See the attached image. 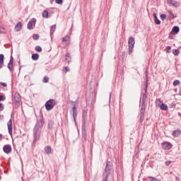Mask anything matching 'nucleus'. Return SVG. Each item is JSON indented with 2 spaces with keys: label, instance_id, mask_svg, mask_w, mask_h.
<instances>
[{
  "label": "nucleus",
  "instance_id": "1",
  "mask_svg": "<svg viewBox=\"0 0 181 181\" xmlns=\"http://www.w3.org/2000/svg\"><path fill=\"white\" fill-rule=\"evenodd\" d=\"M42 127H43V122L41 121L40 126L36 124L34 127V129H33L34 144H36V142H37V141L40 139V132H41L40 128H42Z\"/></svg>",
  "mask_w": 181,
  "mask_h": 181
},
{
  "label": "nucleus",
  "instance_id": "2",
  "mask_svg": "<svg viewBox=\"0 0 181 181\" xmlns=\"http://www.w3.org/2000/svg\"><path fill=\"white\" fill-rule=\"evenodd\" d=\"M112 165L111 164L110 161H107L106 166L105 169V181H110V175H111V167Z\"/></svg>",
  "mask_w": 181,
  "mask_h": 181
},
{
  "label": "nucleus",
  "instance_id": "3",
  "mask_svg": "<svg viewBox=\"0 0 181 181\" xmlns=\"http://www.w3.org/2000/svg\"><path fill=\"white\" fill-rule=\"evenodd\" d=\"M56 104H57V103L54 99H50L47 101L45 103V108L47 111H52V110L54 108V105H56Z\"/></svg>",
  "mask_w": 181,
  "mask_h": 181
},
{
  "label": "nucleus",
  "instance_id": "4",
  "mask_svg": "<svg viewBox=\"0 0 181 181\" xmlns=\"http://www.w3.org/2000/svg\"><path fill=\"white\" fill-rule=\"evenodd\" d=\"M129 45V54H132V52L134 51V47L135 46V39L131 37L128 40Z\"/></svg>",
  "mask_w": 181,
  "mask_h": 181
},
{
  "label": "nucleus",
  "instance_id": "5",
  "mask_svg": "<svg viewBox=\"0 0 181 181\" xmlns=\"http://www.w3.org/2000/svg\"><path fill=\"white\" fill-rule=\"evenodd\" d=\"M77 105V102H72V115L74 118V121H76V118H77V107L76 105Z\"/></svg>",
  "mask_w": 181,
  "mask_h": 181
},
{
  "label": "nucleus",
  "instance_id": "6",
  "mask_svg": "<svg viewBox=\"0 0 181 181\" xmlns=\"http://www.w3.org/2000/svg\"><path fill=\"white\" fill-rule=\"evenodd\" d=\"M35 25H36V20L35 18H33L28 22L27 28L28 29H29V30H32V29L35 28Z\"/></svg>",
  "mask_w": 181,
  "mask_h": 181
},
{
  "label": "nucleus",
  "instance_id": "7",
  "mask_svg": "<svg viewBox=\"0 0 181 181\" xmlns=\"http://www.w3.org/2000/svg\"><path fill=\"white\" fill-rule=\"evenodd\" d=\"M62 45H64V46H69L70 45V36L66 35L62 38Z\"/></svg>",
  "mask_w": 181,
  "mask_h": 181
},
{
  "label": "nucleus",
  "instance_id": "8",
  "mask_svg": "<svg viewBox=\"0 0 181 181\" xmlns=\"http://www.w3.org/2000/svg\"><path fill=\"white\" fill-rule=\"evenodd\" d=\"M7 127H8V134L10 135H12V129L13 128V124H12V119H10L8 122H7Z\"/></svg>",
  "mask_w": 181,
  "mask_h": 181
},
{
  "label": "nucleus",
  "instance_id": "9",
  "mask_svg": "<svg viewBox=\"0 0 181 181\" xmlns=\"http://www.w3.org/2000/svg\"><path fill=\"white\" fill-rule=\"evenodd\" d=\"M3 151L5 153H11L12 147L10 145H5L3 148Z\"/></svg>",
  "mask_w": 181,
  "mask_h": 181
},
{
  "label": "nucleus",
  "instance_id": "10",
  "mask_svg": "<svg viewBox=\"0 0 181 181\" xmlns=\"http://www.w3.org/2000/svg\"><path fill=\"white\" fill-rule=\"evenodd\" d=\"M87 110H83L82 113V118H83V124L86 125V122L87 121Z\"/></svg>",
  "mask_w": 181,
  "mask_h": 181
},
{
  "label": "nucleus",
  "instance_id": "11",
  "mask_svg": "<svg viewBox=\"0 0 181 181\" xmlns=\"http://www.w3.org/2000/svg\"><path fill=\"white\" fill-rule=\"evenodd\" d=\"M162 146L163 149H165V151H169L172 146H170V143L169 142H165L162 144Z\"/></svg>",
  "mask_w": 181,
  "mask_h": 181
},
{
  "label": "nucleus",
  "instance_id": "12",
  "mask_svg": "<svg viewBox=\"0 0 181 181\" xmlns=\"http://www.w3.org/2000/svg\"><path fill=\"white\" fill-rule=\"evenodd\" d=\"M15 30L16 32H20L22 30V23L18 22L15 26Z\"/></svg>",
  "mask_w": 181,
  "mask_h": 181
},
{
  "label": "nucleus",
  "instance_id": "13",
  "mask_svg": "<svg viewBox=\"0 0 181 181\" xmlns=\"http://www.w3.org/2000/svg\"><path fill=\"white\" fill-rule=\"evenodd\" d=\"M168 4H170V5H173V6H178L179 4H177V1L175 0H167Z\"/></svg>",
  "mask_w": 181,
  "mask_h": 181
},
{
  "label": "nucleus",
  "instance_id": "14",
  "mask_svg": "<svg viewBox=\"0 0 181 181\" xmlns=\"http://www.w3.org/2000/svg\"><path fill=\"white\" fill-rule=\"evenodd\" d=\"M45 151L47 155H50V153H52V147H50V146H45Z\"/></svg>",
  "mask_w": 181,
  "mask_h": 181
},
{
  "label": "nucleus",
  "instance_id": "15",
  "mask_svg": "<svg viewBox=\"0 0 181 181\" xmlns=\"http://www.w3.org/2000/svg\"><path fill=\"white\" fill-rule=\"evenodd\" d=\"M180 134H181L180 130H175L173 133V135L175 138H177V136H179Z\"/></svg>",
  "mask_w": 181,
  "mask_h": 181
},
{
  "label": "nucleus",
  "instance_id": "16",
  "mask_svg": "<svg viewBox=\"0 0 181 181\" xmlns=\"http://www.w3.org/2000/svg\"><path fill=\"white\" fill-rule=\"evenodd\" d=\"M65 61H66L68 64H70V62H71V57H70V54L67 53V54H66Z\"/></svg>",
  "mask_w": 181,
  "mask_h": 181
},
{
  "label": "nucleus",
  "instance_id": "17",
  "mask_svg": "<svg viewBox=\"0 0 181 181\" xmlns=\"http://www.w3.org/2000/svg\"><path fill=\"white\" fill-rule=\"evenodd\" d=\"M56 31V24L53 25L52 26L50 27V35H53L54 32Z\"/></svg>",
  "mask_w": 181,
  "mask_h": 181
},
{
  "label": "nucleus",
  "instance_id": "18",
  "mask_svg": "<svg viewBox=\"0 0 181 181\" xmlns=\"http://www.w3.org/2000/svg\"><path fill=\"white\" fill-rule=\"evenodd\" d=\"M0 33H6V30H5V27L4 25L0 23Z\"/></svg>",
  "mask_w": 181,
  "mask_h": 181
},
{
  "label": "nucleus",
  "instance_id": "19",
  "mask_svg": "<svg viewBox=\"0 0 181 181\" xmlns=\"http://www.w3.org/2000/svg\"><path fill=\"white\" fill-rule=\"evenodd\" d=\"M14 100H16V101L17 103H20V101H21V95H19V94H16V95H14Z\"/></svg>",
  "mask_w": 181,
  "mask_h": 181
},
{
  "label": "nucleus",
  "instance_id": "20",
  "mask_svg": "<svg viewBox=\"0 0 181 181\" xmlns=\"http://www.w3.org/2000/svg\"><path fill=\"white\" fill-rule=\"evenodd\" d=\"M160 108L161 110H163L164 111H167L168 110V105H165V103H162L161 105L160 106Z\"/></svg>",
  "mask_w": 181,
  "mask_h": 181
},
{
  "label": "nucleus",
  "instance_id": "21",
  "mask_svg": "<svg viewBox=\"0 0 181 181\" xmlns=\"http://www.w3.org/2000/svg\"><path fill=\"white\" fill-rule=\"evenodd\" d=\"M42 18H49V12L47 11H44L42 12Z\"/></svg>",
  "mask_w": 181,
  "mask_h": 181
},
{
  "label": "nucleus",
  "instance_id": "22",
  "mask_svg": "<svg viewBox=\"0 0 181 181\" xmlns=\"http://www.w3.org/2000/svg\"><path fill=\"white\" fill-rule=\"evenodd\" d=\"M180 30V28L178 26H175L173 28V32H175V33H179Z\"/></svg>",
  "mask_w": 181,
  "mask_h": 181
},
{
  "label": "nucleus",
  "instance_id": "23",
  "mask_svg": "<svg viewBox=\"0 0 181 181\" xmlns=\"http://www.w3.org/2000/svg\"><path fill=\"white\" fill-rule=\"evenodd\" d=\"M33 60H39V54H33L32 55Z\"/></svg>",
  "mask_w": 181,
  "mask_h": 181
},
{
  "label": "nucleus",
  "instance_id": "24",
  "mask_svg": "<svg viewBox=\"0 0 181 181\" xmlns=\"http://www.w3.org/2000/svg\"><path fill=\"white\" fill-rule=\"evenodd\" d=\"M156 104L158 107H160V105H162V101H160V99H156Z\"/></svg>",
  "mask_w": 181,
  "mask_h": 181
},
{
  "label": "nucleus",
  "instance_id": "25",
  "mask_svg": "<svg viewBox=\"0 0 181 181\" xmlns=\"http://www.w3.org/2000/svg\"><path fill=\"white\" fill-rule=\"evenodd\" d=\"M4 56L3 54H0V64H4Z\"/></svg>",
  "mask_w": 181,
  "mask_h": 181
},
{
  "label": "nucleus",
  "instance_id": "26",
  "mask_svg": "<svg viewBox=\"0 0 181 181\" xmlns=\"http://www.w3.org/2000/svg\"><path fill=\"white\" fill-rule=\"evenodd\" d=\"M173 53L175 56H179V53H180L179 49H173Z\"/></svg>",
  "mask_w": 181,
  "mask_h": 181
},
{
  "label": "nucleus",
  "instance_id": "27",
  "mask_svg": "<svg viewBox=\"0 0 181 181\" xmlns=\"http://www.w3.org/2000/svg\"><path fill=\"white\" fill-rule=\"evenodd\" d=\"M168 13H169L168 18H170V19H175V14H173V13L169 12Z\"/></svg>",
  "mask_w": 181,
  "mask_h": 181
},
{
  "label": "nucleus",
  "instance_id": "28",
  "mask_svg": "<svg viewBox=\"0 0 181 181\" xmlns=\"http://www.w3.org/2000/svg\"><path fill=\"white\" fill-rule=\"evenodd\" d=\"M165 50L167 53H170L172 52V47H170V46H168L166 47Z\"/></svg>",
  "mask_w": 181,
  "mask_h": 181
},
{
  "label": "nucleus",
  "instance_id": "29",
  "mask_svg": "<svg viewBox=\"0 0 181 181\" xmlns=\"http://www.w3.org/2000/svg\"><path fill=\"white\" fill-rule=\"evenodd\" d=\"M8 69L10 71H12V69H13V64H8Z\"/></svg>",
  "mask_w": 181,
  "mask_h": 181
},
{
  "label": "nucleus",
  "instance_id": "30",
  "mask_svg": "<svg viewBox=\"0 0 181 181\" xmlns=\"http://www.w3.org/2000/svg\"><path fill=\"white\" fill-rule=\"evenodd\" d=\"M146 98H147L146 94H144L143 98H142V103L143 104H145V102L146 101Z\"/></svg>",
  "mask_w": 181,
  "mask_h": 181
},
{
  "label": "nucleus",
  "instance_id": "31",
  "mask_svg": "<svg viewBox=\"0 0 181 181\" xmlns=\"http://www.w3.org/2000/svg\"><path fill=\"white\" fill-rule=\"evenodd\" d=\"M33 39L34 40H37V39H39V35H38V34H34V35H33Z\"/></svg>",
  "mask_w": 181,
  "mask_h": 181
},
{
  "label": "nucleus",
  "instance_id": "32",
  "mask_svg": "<svg viewBox=\"0 0 181 181\" xmlns=\"http://www.w3.org/2000/svg\"><path fill=\"white\" fill-rule=\"evenodd\" d=\"M179 84H180V81H179V80H175V81L173 82V86H179Z\"/></svg>",
  "mask_w": 181,
  "mask_h": 181
},
{
  "label": "nucleus",
  "instance_id": "33",
  "mask_svg": "<svg viewBox=\"0 0 181 181\" xmlns=\"http://www.w3.org/2000/svg\"><path fill=\"white\" fill-rule=\"evenodd\" d=\"M150 181H159L158 178L153 177H148Z\"/></svg>",
  "mask_w": 181,
  "mask_h": 181
},
{
  "label": "nucleus",
  "instance_id": "34",
  "mask_svg": "<svg viewBox=\"0 0 181 181\" xmlns=\"http://www.w3.org/2000/svg\"><path fill=\"white\" fill-rule=\"evenodd\" d=\"M55 3L58 5H62L63 4V0H55Z\"/></svg>",
  "mask_w": 181,
  "mask_h": 181
},
{
  "label": "nucleus",
  "instance_id": "35",
  "mask_svg": "<svg viewBox=\"0 0 181 181\" xmlns=\"http://www.w3.org/2000/svg\"><path fill=\"white\" fill-rule=\"evenodd\" d=\"M35 50L36 52H42V47L40 46L35 47Z\"/></svg>",
  "mask_w": 181,
  "mask_h": 181
},
{
  "label": "nucleus",
  "instance_id": "36",
  "mask_svg": "<svg viewBox=\"0 0 181 181\" xmlns=\"http://www.w3.org/2000/svg\"><path fill=\"white\" fill-rule=\"evenodd\" d=\"M42 81L43 83H49V77L45 76Z\"/></svg>",
  "mask_w": 181,
  "mask_h": 181
},
{
  "label": "nucleus",
  "instance_id": "37",
  "mask_svg": "<svg viewBox=\"0 0 181 181\" xmlns=\"http://www.w3.org/2000/svg\"><path fill=\"white\" fill-rule=\"evenodd\" d=\"M63 71H64V73H67V71H70V69H69V67L65 66V67L63 69Z\"/></svg>",
  "mask_w": 181,
  "mask_h": 181
},
{
  "label": "nucleus",
  "instance_id": "38",
  "mask_svg": "<svg viewBox=\"0 0 181 181\" xmlns=\"http://www.w3.org/2000/svg\"><path fill=\"white\" fill-rule=\"evenodd\" d=\"M155 23L156 25H160V20L158 19V18H156L155 19Z\"/></svg>",
  "mask_w": 181,
  "mask_h": 181
},
{
  "label": "nucleus",
  "instance_id": "39",
  "mask_svg": "<svg viewBox=\"0 0 181 181\" xmlns=\"http://www.w3.org/2000/svg\"><path fill=\"white\" fill-rule=\"evenodd\" d=\"M160 19L165 21V19H166V16L165 14H161Z\"/></svg>",
  "mask_w": 181,
  "mask_h": 181
},
{
  "label": "nucleus",
  "instance_id": "40",
  "mask_svg": "<svg viewBox=\"0 0 181 181\" xmlns=\"http://www.w3.org/2000/svg\"><path fill=\"white\" fill-rule=\"evenodd\" d=\"M9 64H13V57H11V58H10V61H9V62H8Z\"/></svg>",
  "mask_w": 181,
  "mask_h": 181
},
{
  "label": "nucleus",
  "instance_id": "41",
  "mask_svg": "<svg viewBox=\"0 0 181 181\" xmlns=\"http://www.w3.org/2000/svg\"><path fill=\"white\" fill-rule=\"evenodd\" d=\"M170 163H172V161H170V160H168V161L165 162L166 166H169V165H170Z\"/></svg>",
  "mask_w": 181,
  "mask_h": 181
},
{
  "label": "nucleus",
  "instance_id": "42",
  "mask_svg": "<svg viewBox=\"0 0 181 181\" xmlns=\"http://www.w3.org/2000/svg\"><path fill=\"white\" fill-rule=\"evenodd\" d=\"M0 86H2L3 87H6V83H4V82H1L0 83Z\"/></svg>",
  "mask_w": 181,
  "mask_h": 181
},
{
  "label": "nucleus",
  "instance_id": "43",
  "mask_svg": "<svg viewBox=\"0 0 181 181\" xmlns=\"http://www.w3.org/2000/svg\"><path fill=\"white\" fill-rule=\"evenodd\" d=\"M0 111H4V107L2 106V103H0Z\"/></svg>",
  "mask_w": 181,
  "mask_h": 181
},
{
  "label": "nucleus",
  "instance_id": "44",
  "mask_svg": "<svg viewBox=\"0 0 181 181\" xmlns=\"http://www.w3.org/2000/svg\"><path fill=\"white\" fill-rule=\"evenodd\" d=\"M2 139H4V136L0 134V141H2Z\"/></svg>",
  "mask_w": 181,
  "mask_h": 181
},
{
  "label": "nucleus",
  "instance_id": "45",
  "mask_svg": "<svg viewBox=\"0 0 181 181\" xmlns=\"http://www.w3.org/2000/svg\"><path fill=\"white\" fill-rule=\"evenodd\" d=\"M153 16H154V18H155V19H158V16H156V13H153Z\"/></svg>",
  "mask_w": 181,
  "mask_h": 181
},
{
  "label": "nucleus",
  "instance_id": "46",
  "mask_svg": "<svg viewBox=\"0 0 181 181\" xmlns=\"http://www.w3.org/2000/svg\"><path fill=\"white\" fill-rule=\"evenodd\" d=\"M4 100V95H0V101H2Z\"/></svg>",
  "mask_w": 181,
  "mask_h": 181
},
{
  "label": "nucleus",
  "instance_id": "47",
  "mask_svg": "<svg viewBox=\"0 0 181 181\" xmlns=\"http://www.w3.org/2000/svg\"><path fill=\"white\" fill-rule=\"evenodd\" d=\"M179 95H181V88L179 90Z\"/></svg>",
  "mask_w": 181,
  "mask_h": 181
},
{
  "label": "nucleus",
  "instance_id": "48",
  "mask_svg": "<svg viewBox=\"0 0 181 181\" xmlns=\"http://www.w3.org/2000/svg\"><path fill=\"white\" fill-rule=\"evenodd\" d=\"M110 101H111V93H110V98H109Z\"/></svg>",
  "mask_w": 181,
  "mask_h": 181
},
{
  "label": "nucleus",
  "instance_id": "49",
  "mask_svg": "<svg viewBox=\"0 0 181 181\" xmlns=\"http://www.w3.org/2000/svg\"><path fill=\"white\" fill-rule=\"evenodd\" d=\"M2 64H1V63H0V69H2Z\"/></svg>",
  "mask_w": 181,
  "mask_h": 181
},
{
  "label": "nucleus",
  "instance_id": "50",
  "mask_svg": "<svg viewBox=\"0 0 181 181\" xmlns=\"http://www.w3.org/2000/svg\"><path fill=\"white\" fill-rule=\"evenodd\" d=\"M0 118H1V119H2V118H4V116H2V115H0Z\"/></svg>",
  "mask_w": 181,
  "mask_h": 181
},
{
  "label": "nucleus",
  "instance_id": "51",
  "mask_svg": "<svg viewBox=\"0 0 181 181\" xmlns=\"http://www.w3.org/2000/svg\"><path fill=\"white\" fill-rule=\"evenodd\" d=\"M146 88H148V85H146Z\"/></svg>",
  "mask_w": 181,
  "mask_h": 181
},
{
  "label": "nucleus",
  "instance_id": "52",
  "mask_svg": "<svg viewBox=\"0 0 181 181\" xmlns=\"http://www.w3.org/2000/svg\"><path fill=\"white\" fill-rule=\"evenodd\" d=\"M0 173H1V169H0Z\"/></svg>",
  "mask_w": 181,
  "mask_h": 181
}]
</instances>
